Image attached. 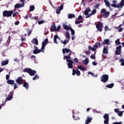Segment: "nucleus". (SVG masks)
<instances>
[{
  "mask_svg": "<svg viewBox=\"0 0 124 124\" xmlns=\"http://www.w3.org/2000/svg\"><path fill=\"white\" fill-rule=\"evenodd\" d=\"M70 56H71V54H68V55H66L64 56L63 57V60H66V62H68L67 63V65H68V68H71L72 69L73 68V61L70 60L71 59V58L70 57Z\"/></svg>",
  "mask_w": 124,
  "mask_h": 124,
  "instance_id": "1",
  "label": "nucleus"
},
{
  "mask_svg": "<svg viewBox=\"0 0 124 124\" xmlns=\"http://www.w3.org/2000/svg\"><path fill=\"white\" fill-rule=\"evenodd\" d=\"M113 4H112L111 6L114 7V8H121L123 7L124 5V0H122L119 4L117 5V0H113L112 1Z\"/></svg>",
  "mask_w": 124,
  "mask_h": 124,
  "instance_id": "2",
  "label": "nucleus"
},
{
  "mask_svg": "<svg viewBox=\"0 0 124 124\" xmlns=\"http://www.w3.org/2000/svg\"><path fill=\"white\" fill-rule=\"evenodd\" d=\"M24 72H27L30 76H34L36 74V71L30 68H25L23 70Z\"/></svg>",
  "mask_w": 124,
  "mask_h": 124,
  "instance_id": "3",
  "label": "nucleus"
},
{
  "mask_svg": "<svg viewBox=\"0 0 124 124\" xmlns=\"http://www.w3.org/2000/svg\"><path fill=\"white\" fill-rule=\"evenodd\" d=\"M13 14V11H6L3 12V17H11Z\"/></svg>",
  "mask_w": 124,
  "mask_h": 124,
  "instance_id": "4",
  "label": "nucleus"
},
{
  "mask_svg": "<svg viewBox=\"0 0 124 124\" xmlns=\"http://www.w3.org/2000/svg\"><path fill=\"white\" fill-rule=\"evenodd\" d=\"M48 42V38H46L45 41L42 42L41 51L43 52V53H44V50H45V47H46V45H47Z\"/></svg>",
  "mask_w": 124,
  "mask_h": 124,
  "instance_id": "5",
  "label": "nucleus"
},
{
  "mask_svg": "<svg viewBox=\"0 0 124 124\" xmlns=\"http://www.w3.org/2000/svg\"><path fill=\"white\" fill-rule=\"evenodd\" d=\"M101 15L105 18H107L109 16V12H107L105 9H102L101 11Z\"/></svg>",
  "mask_w": 124,
  "mask_h": 124,
  "instance_id": "6",
  "label": "nucleus"
},
{
  "mask_svg": "<svg viewBox=\"0 0 124 124\" xmlns=\"http://www.w3.org/2000/svg\"><path fill=\"white\" fill-rule=\"evenodd\" d=\"M108 79H109L108 75H103L101 77L100 80L103 83H106L108 81Z\"/></svg>",
  "mask_w": 124,
  "mask_h": 124,
  "instance_id": "7",
  "label": "nucleus"
},
{
  "mask_svg": "<svg viewBox=\"0 0 124 124\" xmlns=\"http://www.w3.org/2000/svg\"><path fill=\"white\" fill-rule=\"evenodd\" d=\"M96 28L98 31L101 32L102 31L103 28V24H102L101 22L99 21L98 24L96 25Z\"/></svg>",
  "mask_w": 124,
  "mask_h": 124,
  "instance_id": "8",
  "label": "nucleus"
},
{
  "mask_svg": "<svg viewBox=\"0 0 124 124\" xmlns=\"http://www.w3.org/2000/svg\"><path fill=\"white\" fill-rule=\"evenodd\" d=\"M122 54V46H119L116 47V50L115 51V55H119Z\"/></svg>",
  "mask_w": 124,
  "mask_h": 124,
  "instance_id": "9",
  "label": "nucleus"
},
{
  "mask_svg": "<svg viewBox=\"0 0 124 124\" xmlns=\"http://www.w3.org/2000/svg\"><path fill=\"white\" fill-rule=\"evenodd\" d=\"M114 112H115V113H117V115H118L119 117H122L123 115L124 114V111H120L119 108H115Z\"/></svg>",
  "mask_w": 124,
  "mask_h": 124,
  "instance_id": "10",
  "label": "nucleus"
},
{
  "mask_svg": "<svg viewBox=\"0 0 124 124\" xmlns=\"http://www.w3.org/2000/svg\"><path fill=\"white\" fill-rule=\"evenodd\" d=\"M104 119H105L104 120V124H108L109 123V116H108V114H105L104 116Z\"/></svg>",
  "mask_w": 124,
  "mask_h": 124,
  "instance_id": "11",
  "label": "nucleus"
},
{
  "mask_svg": "<svg viewBox=\"0 0 124 124\" xmlns=\"http://www.w3.org/2000/svg\"><path fill=\"white\" fill-rule=\"evenodd\" d=\"M16 82L18 85H22L23 84V78L22 77H18L16 80Z\"/></svg>",
  "mask_w": 124,
  "mask_h": 124,
  "instance_id": "12",
  "label": "nucleus"
},
{
  "mask_svg": "<svg viewBox=\"0 0 124 124\" xmlns=\"http://www.w3.org/2000/svg\"><path fill=\"white\" fill-rule=\"evenodd\" d=\"M63 9V4H62L58 8L56 9V14H60L61 11Z\"/></svg>",
  "mask_w": 124,
  "mask_h": 124,
  "instance_id": "13",
  "label": "nucleus"
},
{
  "mask_svg": "<svg viewBox=\"0 0 124 124\" xmlns=\"http://www.w3.org/2000/svg\"><path fill=\"white\" fill-rule=\"evenodd\" d=\"M76 74L77 75V76H80V75H81V73L78 69H73L72 75L74 76Z\"/></svg>",
  "mask_w": 124,
  "mask_h": 124,
  "instance_id": "14",
  "label": "nucleus"
},
{
  "mask_svg": "<svg viewBox=\"0 0 124 124\" xmlns=\"http://www.w3.org/2000/svg\"><path fill=\"white\" fill-rule=\"evenodd\" d=\"M34 49L33 51V54H34L35 55H36V54H38L39 53H40V52H42L41 51V50L38 49V48L37 47V46H34Z\"/></svg>",
  "mask_w": 124,
  "mask_h": 124,
  "instance_id": "15",
  "label": "nucleus"
},
{
  "mask_svg": "<svg viewBox=\"0 0 124 124\" xmlns=\"http://www.w3.org/2000/svg\"><path fill=\"white\" fill-rule=\"evenodd\" d=\"M62 52L63 55H64L65 53H66L67 54H68V53H69V54L71 55V50H70L69 48H63L62 50Z\"/></svg>",
  "mask_w": 124,
  "mask_h": 124,
  "instance_id": "16",
  "label": "nucleus"
},
{
  "mask_svg": "<svg viewBox=\"0 0 124 124\" xmlns=\"http://www.w3.org/2000/svg\"><path fill=\"white\" fill-rule=\"evenodd\" d=\"M13 97V92H11L10 93H9V96H8L6 100H5V102L6 101H9V100H11V99H12V98Z\"/></svg>",
  "mask_w": 124,
  "mask_h": 124,
  "instance_id": "17",
  "label": "nucleus"
},
{
  "mask_svg": "<svg viewBox=\"0 0 124 124\" xmlns=\"http://www.w3.org/2000/svg\"><path fill=\"white\" fill-rule=\"evenodd\" d=\"M89 12H91V8H90V7H88L85 9L84 14L85 16H88Z\"/></svg>",
  "mask_w": 124,
  "mask_h": 124,
  "instance_id": "18",
  "label": "nucleus"
},
{
  "mask_svg": "<svg viewBox=\"0 0 124 124\" xmlns=\"http://www.w3.org/2000/svg\"><path fill=\"white\" fill-rule=\"evenodd\" d=\"M96 13V10L94 9L92 11V13L91 14H89L87 16H86V18H90L91 16L92 15H94Z\"/></svg>",
  "mask_w": 124,
  "mask_h": 124,
  "instance_id": "19",
  "label": "nucleus"
},
{
  "mask_svg": "<svg viewBox=\"0 0 124 124\" xmlns=\"http://www.w3.org/2000/svg\"><path fill=\"white\" fill-rule=\"evenodd\" d=\"M24 4H20V3H16L15 5V9L16 8H21V7H24Z\"/></svg>",
  "mask_w": 124,
  "mask_h": 124,
  "instance_id": "20",
  "label": "nucleus"
},
{
  "mask_svg": "<svg viewBox=\"0 0 124 124\" xmlns=\"http://www.w3.org/2000/svg\"><path fill=\"white\" fill-rule=\"evenodd\" d=\"M57 39H59L61 40V38L58 36V35H55L54 36V42L56 43V44H58V42H57Z\"/></svg>",
  "mask_w": 124,
  "mask_h": 124,
  "instance_id": "21",
  "label": "nucleus"
},
{
  "mask_svg": "<svg viewBox=\"0 0 124 124\" xmlns=\"http://www.w3.org/2000/svg\"><path fill=\"white\" fill-rule=\"evenodd\" d=\"M101 45H109V39H105L101 43Z\"/></svg>",
  "mask_w": 124,
  "mask_h": 124,
  "instance_id": "22",
  "label": "nucleus"
},
{
  "mask_svg": "<svg viewBox=\"0 0 124 124\" xmlns=\"http://www.w3.org/2000/svg\"><path fill=\"white\" fill-rule=\"evenodd\" d=\"M57 31V27H56V25L53 24L51 25V30H50V31L53 32V31Z\"/></svg>",
  "mask_w": 124,
  "mask_h": 124,
  "instance_id": "23",
  "label": "nucleus"
},
{
  "mask_svg": "<svg viewBox=\"0 0 124 124\" xmlns=\"http://www.w3.org/2000/svg\"><path fill=\"white\" fill-rule=\"evenodd\" d=\"M31 43H32V44H35V45H38V40H37V39L34 38H33L31 41Z\"/></svg>",
  "mask_w": 124,
  "mask_h": 124,
  "instance_id": "24",
  "label": "nucleus"
},
{
  "mask_svg": "<svg viewBox=\"0 0 124 124\" xmlns=\"http://www.w3.org/2000/svg\"><path fill=\"white\" fill-rule=\"evenodd\" d=\"M103 54L105 55L108 54V46H104L103 49Z\"/></svg>",
  "mask_w": 124,
  "mask_h": 124,
  "instance_id": "25",
  "label": "nucleus"
},
{
  "mask_svg": "<svg viewBox=\"0 0 124 124\" xmlns=\"http://www.w3.org/2000/svg\"><path fill=\"white\" fill-rule=\"evenodd\" d=\"M23 86L24 88H25V89H26V90H28L29 88H30V85H29V83H28V82H24Z\"/></svg>",
  "mask_w": 124,
  "mask_h": 124,
  "instance_id": "26",
  "label": "nucleus"
},
{
  "mask_svg": "<svg viewBox=\"0 0 124 124\" xmlns=\"http://www.w3.org/2000/svg\"><path fill=\"white\" fill-rule=\"evenodd\" d=\"M7 83H8L9 84V85H14V84H15V81L13 80H11V79H8L7 81Z\"/></svg>",
  "mask_w": 124,
  "mask_h": 124,
  "instance_id": "27",
  "label": "nucleus"
},
{
  "mask_svg": "<svg viewBox=\"0 0 124 124\" xmlns=\"http://www.w3.org/2000/svg\"><path fill=\"white\" fill-rule=\"evenodd\" d=\"M92 120H93L92 118H91L90 117H88L87 119L85 121V124H89L91 122H92Z\"/></svg>",
  "mask_w": 124,
  "mask_h": 124,
  "instance_id": "28",
  "label": "nucleus"
},
{
  "mask_svg": "<svg viewBox=\"0 0 124 124\" xmlns=\"http://www.w3.org/2000/svg\"><path fill=\"white\" fill-rule=\"evenodd\" d=\"M9 62L8 61V60H5L1 62V65L2 66H4V65H6V64H8Z\"/></svg>",
  "mask_w": 124,
  "mask_h": 124,
  "instance_id": "29",
  "label": "nucleus"
},
{
  "mask_svg": "<svg viewBox=\"0 0 124 124\" xmlns=\"http://www.w3.org/2000/svg\"><path fill=\"white\" fill-rule=\"evenodd\" d=\"M63 28L64 30H65L66 31H69L70 26H68L67 25H65V24H62Z\"/></svg>",
  "mask_w": 124,
  "mask_h": 124,
  "instance_id": "30",
  "label": "nucleus"
},
{
  "mask_svg": "<svg viewBox=\"0 0 124 124\" xmlns=\"http://www.w3.org/2000/svg\"><path fill=\"white\" fill-rule=\"evenodd\" d=\"M98 46H99V47H100H100H101V44L99 42L96 43L94 44L93 47H94V48H98Z\"/></svg>",
  "mask_w": 124,
  "mask_h": 124,
  "instance_id": "31",
  "label": "nucleus"
},
{
  "mask_svg": "<svg viewBox=\"0 0 124 124\" xmlns=\"http://www.w3.org/2000/svg\"><path fill=\"white\" fill-rule=\"evenodd\" d=\"M65 36L66 38L67 39H70V35L69 34V32L66 31L65 32Z\"/></svg>",
  "mask_w": 124,
  "mask_h": 124,
  "instance_id": "32",
  "label": "nucleus"
},
{
  "mask_svg": "<svg viewBox=\"0 0 124 124\" xmlns=\"http://www.w3.org/2000/svg\"><path fill=\"white\" fill-rule=\"evenodd\" d=\"M68 19H72V18H75V15L74 14H70L68 16Z\"/></svg>",
  "mask_w": 124,
  "mask_h": 124,
  "instance_id": "33",
  "label": "nucleus"
},
{
  "mask_svg": "<svg viewBox=\"0 0 124 124\" xmlns=\"http://www.w3.org/2000/svg\"><path fill=\"white\" fill-rule=\"evenodd\" d=\"M37 79H39V76L38 75H35L34 77L32 78V80L33 81H35V80H37Z\"/></svg>",
  "mask_w": 124,
  "mask_h": 124,
  "instance_id": "34",
  "label": "nucleus"
},
{
  "mask_svg": "<svg viewBox=\"0 0 124 124\" xmlns=\"http://www.w3.org/2000/svg\"><path fill=\"white\" fill-rule=\"evenodd\" d=\"M122 26H123V25L120 24L117 28V30H118L120 32H121V31H123V30H124V29L122 28Z\"/></svg>",
  "mask_w": 124,
  "mask_h": 124,
  "instance_id": "35",
  "label": "nucleus"
},
{
  "mask_svg": "<svg viewBox=\"0 0 124 124\" xmlns=\"http://www.w3.org/2000/svg\"><path fill=\"white\" fill-rule=\"evenodd\" d=\"M69 42V40H65L63 41L62 40L61 41V43H62L63 45H66L67 43Z\"/></svg>",
  "mask_w": 124,
  "mask_h": 124,
  "instance_id": "36",
  "label": "nucleus"
},
{
  "mask_svg": "<svg viewBox=\"0 0 124 124\" xmlns=\"http://www.w3.org/2000/svg\"><path fill=\"white\" fill-rule=\"evenodd\" d=\"M115 45H116V46H119V45H121V42H120V39H118L115 41Z\"/></svg>",
  "mask_w": 124,
  "mask_h": 124,
  "instance_id": "37",
  "label": "nucleus"
},
{
  "mask_svg": "<svg viewBox=\"0 0 124 124\" xmlns=\"http://www.w3.org/2000/svg\"><path fill=\"white\" fill-rule=\"evenodd\" d=\"M77 69H80V70H82L84 71L85 70V68H84V67L81 66V65H78L77 67Z\"/></svg>",
  "mask_w": 124,
  "mask_h": 124,
  "instance_id": "38",
  "label": "nucleus"
},
{
  "mask_svg": "<svg viewBox=\"0 0 124 124\" xmlns=\"http://www.w3.org/2000/svg\"><path fill=\"white\" fill-rule=\"evenodd\" d=\"M70 28V31L71 32V34L72 35H74V34H75V31H74V30L72 29V28H71V27H69Z\"/></svg>",
  "mask_w": 124,
  "mask_h": 124,
  "instance_id": "39",
  "label": "nucleus"
},
{
  "mask_svg": "<svg viewBox=\"0 0 124 124\" xmlns=\"http://www.w3.org/2000/svg\"><path fill=\"white\" fill-rule=\"evenodd\" d=\"M83 63L85 65H87L88 63H89V60H88V58H86L85 61H83Z\"/></svg>",
  "mask_w": 124,
  "mask_h": 124,
  "instance_id": "40",
  "label": "nucleus"
},
{
  "mask_svg": "<svg viewBox=\"0 0 124 124\" xmlns=\"http://www.w3.org/2000/svg\"><path fill=\"white\" fill-rule=\"evenodd\" d=\"M88 74H90L93 77H97V75H94V74L92 72H89Z\"/></svg>",
  "mask_w": 124,
  "mask_h": 124,
  "instance_id": "41",
  "label": "nucleus"
},
{
  "mask_svg": "<svg viewBox=\"0 0 124 124\" xmlns=\"http://www.w3.org/2000/svg\"><path fill=\"white\" fill-rule=\"evenodd\" d=\"M120 62H121V65L124 66V59H121L119 60Z\"/></svg>",
  "mask_w": 124,
  "mask_h": 124,
  "instance_id": "42",
  "label": "nucleus"
},
{
  "mask_svg": "<svg viewBox=\"0 0 124 124\" xmlns=\"http://www.w3.org/2000/svg\"><path fill=\"white\" fill-rule=\"evenodd\" d=\"M104 2L105 3L106 5L108 6V7H109V2L107 0H104Z\"/></svg>",
  "mask_w": 124,
  "mask_h": 124,
  "instance_id": "43",
  "label": "nucleus"
},
{
  "mask_svg": "<svg viewBox=\"0 0 124 124\" xmlns=\"http://www.w3.org/2000/svg\"><path fill=\"white\" fill-rule=\"evenodd\" d=\"M44 23H45V21L44 20H40L38 22V25H41L42 24H44Z\"/></svg>",
  "mask_w": 124,
  "mask_h": 124,
  "instance_id": "44",
  "label": "nucleus"
},
{
  "mask_svg": "<svg viewBox=\"0 0 124 124\" xmlns=\"http://www.w3.org/2000/svg\"><path fill=\"white\" fill-rule=\"evenodd\" d=\"M34 10V6L31 5L30 6V11H33Z\"/></svg>",
  "mask_w": 124,
  "mask_h": 124,
  "instance_id": "45",
  "label": "nucleus"
},
{
  "mask_svg": "<svg viewBox=\"0 0 124 124\" xmlns=\"http://www.w3.org/2000/svg\"><path fill=\"white\" fill-rule=\"evenodd\" d=\"M114 83H111L110 84H109V89H112V88H113V87H114Z\"/></svg>",
  "mask_w": 124,
  "mask_h": 124,
  "instance_id": "46",
  "label": "nucleus"
},
{
  "mask_svg": "<svg viewBox=\"0 0 124 124\" xmlns=\"http://www.w3.org/2000/svg\"><path fill=\"white\" fill-rule=\"evenodd\" d=\"M99 4H96L94 6V7L95 9H97V8H98V7H99Z\"/></svg>",
  "mask_w": 124,
  "mask_h": 124,
  "instance_id": "47",
  "label": "nucleus"
},
{
  "mask_svg": "<svg viewBox=\"0 0 124 124\" xmlns=\"http://www.w3.org/2000/svg\"><path fill=\"white\" fill-rule=\"evenodd\" d=\"M74 62H75L76 63H77V62H78V59H77V58H75L74 59Z\"/></svg>",
  "mask_w": 124,
  "mask_h": 124,
  "instance_id": "48",
  "label": "nucleus"
},
{
  "mask_svg": "<svg viewBox=\"0 0 124 124\" xmlns=\"http://www.w3.org/2000/svg\"><path fill=\"white\" fill-rule=\"evenodd\" d=\"M61 30V26H58L57 28L56 29V31H59Z\"/></svg>",
  "mask_w": 124,
  "mask_h": 124,
  "instance_id": "49",
  "label": "nucleus"
},
{
  "mask_svg": "<svg viewBox=\"0 0 124 124\" xmlns=\"http://www.w3.org/2000/svg\"><path fill=\"white\" fill-rule=\"evenodd\" d=\"M90 58L91 59H93V60H94L95 59V56L93 55H92L91 56H90Z\"/></svg>",
  "mask_w": 124,
  "mask_h": 124,
  "instance_id": "50",
  "label": "nucleus"
},
{
  "mask_svg": "<svg viewBox=\"0 0 124 124\" xmlns=\"http://www.w3.org/2000/svg\"><path fill=\"white\" fill-rule=\"evenodd\" d=\"M14 61L15 62H20V60H19V59H18V58H16L14 60Z\"/></svg>",
  "mask_w": 124,
  "mask_h": 124,
  "instance_id": "51",
  "label": "nucleus"
},
{
  "mask_svg": "<svg viewBox=\"0 0 124 124\" xmlns=\"http://www.w3.org/2000/svg\"><path fill=\"white\" fill-rule=\"evenodd\" d=\"M19 24H20V22H19V21H16L15 23V25L16 26H17V25H19Z\"/></svg>",
  "mask_w": 124,
  "mask_h": 124,
  "instance_id": "52",
  "label": "nucleus"
},
{
  "mask_svg": "<svg viewBox=\"0 0 124 124\" xmlns=\"http://www.w3.org/2000/svg\"><path fill=\"white\" fill-rule=\"evenodd\" d=\"M25 0H20V2H22V4H23L24 6H25Z\"/></svg>",
  "mask_w": 124,
  "mask_h": 124,
  "instance_id": "53",
  "label": "nucleus"
},
{
  "mask_svg": "<svg viewBox=\"0 0 124 124\" xmlns=\"http://www.w3.org/2000/svg\"><path fill=\"white\" fill-rule=\"evenodd\" d=\"M85 53L86 54V55H90V54H91V52L88 51H85Z\"/></svg>",
  "mask_w": 124,
  "mask_h": 124,
  "instance_id": "54",
  "label": "nucleus"
},
{
  "mask_svg": "<svg viewBox=\"0 0 124 124\" xmlns=\"http://www.w3.org/2000/svg\"><path fill=\"white\" fill-rule=\"evenodd\" d=\"M10 76L9 75H7L6 76V80H9Z\"/></svg>",
  "mask_w": 124,
  "mask_h": 124,
  "instance_id": "55",
  "label": "nucleus"
},
{
  "mask_svg": "<svg viewBox=\"0 0 124 124\" xmlns=\"http://www.w3.org/2000/svg\"><path fill=\"white\" fill-rule=\"evenodd\" d=\"M123 124L122 122H114L112 123V124Z\"/></svg>",
  "mask_w": 124,
  "mask_h": 124,
  "instance_id": "56",
  "label": "nucleus"
},
{
  "mask_svg": "<svg viewBox=\"0 0 124 124\" xmlns=\"http://www.w3.org/2000/svg\"><path fill=\"white\" fill-rule=\"evenodd\" d=\"M31 34V31H29V32H28V36H30Z\"/></svg>",
  "mask_w": 124,
  "mask_h": 124,
  "instance_id": "57",
  "label": "nucleus"
},
{
  "mask_svg": "<svg viewBox=\"0 0 124 124\" xmlns=\"http://www.w3.org/2000/svg\"><path fill=\"white\" fill-rule=\"evenodd\" d=\"M15 84L14 87V90H16V88H17V83H15L14 84Z\"/></svg>",
  "mask_w": 124,
  "mask_h": 124,
  "instance_id": "58",
  "label": "nucleus"
},
{
  "mask_svg": "<svg viewBox=\"0 0 124 124\" xmlns=\"http://www.w3.org/2000/svg\"><path fill=\"white\" fill-rule=\"evenodd\" d=\"M82 16H79L78 19V20H82Z\"/></svg>",
  "mask_w": 124,
  "mask_h": 124,
  "instance_id": "59",
  "label": "nucleus"
},
{
  "mask_svg": "<svg viewBox=\"0 0 124 124\" xmlns=\"http://www.w3.org/2000/svg\"><path fill=\"white\" fill-rule=\"evenodd\" d=\"M5 104V103H3V104L0 105V109H1V107L2 106H4Z\"/></svg>",
  "mask_w": 124,
  "mask_h": 124,
  "instance_id": "60",
  "label": "nucleus"
},
{
  "mask_svg": "<svg viewBox=\"0 0 124 124\" xmlns=\"http://www.w3.org/2000/svg\"><path fill=\"white\" fill-rule=\"evenodd\" d=\"M93 65H97V63H96V62H93Z\"/></svg>",
  "mask_w": 124,
  "mask_h": 124,
  "instance_id": "61",
  "label": "nucleus"
},
{
  "mask_svg": "<svg viewBox=\"0 0 124 124\" xmlns=\"http://www.w3.org/2000/svg\"><path fill=\"white\" fill-rule=\"evenodd\" d=\"M16 16H17V14H16L15 13L13 14V17H16Z\"/></svg>",
  "mask_w": 124,
  "mask_h": 124,
  "instance_id": "62",
  "label": "nucleus"
},
{
  "mask_svg": "<svg viewBox=\"0 0 124 124\" xmlns=\"http://www.w3.org/2000/svg\"><path fill=\"white\" fill-rule=\"evenodd\" d=\"M107 30H108V26H106L105 28V31H107Z\"/></svg>",
  "mask_w": 124,
  "mask_h": 124,
  "instance_id": "63",
  "label": "nucleus"
},
{
  "mask_svg": "<svg viewBox=\"0 0 124 124\" xmlns=\"http://www.w3.org/2000/svg\"><path fill=\"white\" fill-rule=\"evenodd\" d=\"M91 50L93 51H94L95 50V47H92Z\"/></svg>",
  "mask_w": 124,
  "mask_h": 124,
  "instance_id": "64",
  "label": "nucleus"
}]
</instances>
